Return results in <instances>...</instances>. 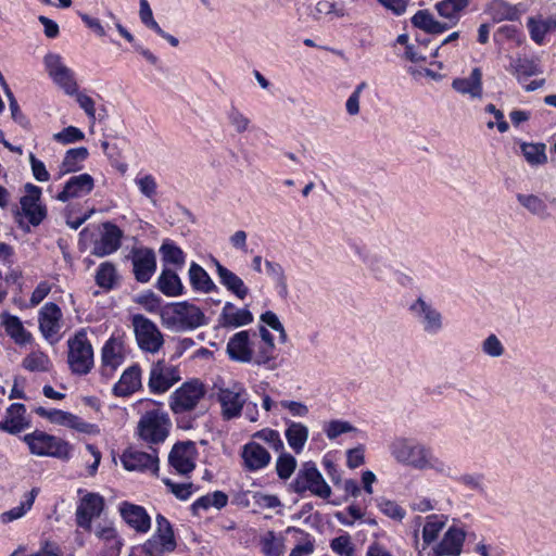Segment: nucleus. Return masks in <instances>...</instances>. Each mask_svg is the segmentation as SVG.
I'll return each mask as SVG.
<instances>
[{"mask_svg": "<svg viewBox=\"0 0 556 556\" xmlns=\"http://www.w3.org/2000/svg\"><path fill=\"white\" fill-rule=\"evenodd\" d=\"M180 380V374L176 366L160 359L152 364L149 374L148 387L153 394H162L168 391Z\"/></svg>", "mask_w": 556, "mask_h": 556, "instance_id": "14", "label": "nucleus"}, {"mask_svg": "<svg viewBox=\"0 0 556 556\" xmlns=\"http://www.w3.org/2000/svg\"><path fill=\"white\" fill-rule=\"evenodd\" d=\"M160 253L165 264H172L177 268H181L186 262L184 251L169 239L163 241Z\"/></svg>", "mask_w": 556, "mask_h": 556, "instance_id": "43", "label": "nucleus"}, {"mask_svg": "<svg viewBox=\"0 0 556 556\" xmlns=\"http://www.w3.org/2000/svg\"><path fill=\"white\" fill-rule=\"evenodd\" d=\"M88 150L84 147L70 149L62 161V173H72L80 169V163L88 157Z\"/></svg>", "mask_w": 556, "mask_h": 556, "instance_id": "46", "label": "nucleus"}, {"mask_svg": "<svg viewBox=\"0 0 556 556\" xmlns=\"http://www.w3.org/2000/svg\"><path fill=\"white\" fill-rule=\"evenodd\" d=\"M43 65L48 76L65 94L74 96L77 93L79 87L75 73L66 66L60 54L54 52L47 53L43 56Z\"/></svg>", "mask_w": 556, "mask_h": 556, "instance_id": "8", "label": "nucleus"}, {"mask_svg": "<svg viewBox=\"0 0 556 556\" xmlns=\"http://www.w3.org/2000/svg\"><path fill=\"white\" fill-rule=\"evenodd\" d=\"M293 485L298 493L311 491L314 495L320 498H328L331 495L330 486L312 462L303 464Z\"/></svg>", "mask_w": 556, "mask_h": 556, "instance_id": "9", "label": "nucleus"}, {"mask_svg": "<svg viewBox=\"0 0 556 556\" xmlns=\"http://www.w3.org/2000/svg\"><path fill=\"white\" fill-rule=\"evenodd\" d=\"M135 184L140 192L148 199L152 200L156 195L157 185L152 175L148 174L142 177H138L135 179Z\"/></svg>", "mask_w": 556, "mask_h": 556, "instance_id": "60", "label": "nucleus"}, {"mask_svg": "<svg viewBox=\"0 0 556 556\" xmlns=\"http://www.w3.org/2000/svg\"><path fill=\"white\" fill-rule=\"evenodd\" d=\"M132 326L139 348L149 353H156L164 343L163 334L156 325L143 315L132 317Z\"/></svg>", "mask_w": 556, "mask_h": 556, "instance_id": "13", "label": "nucleus"}, {"mask_svg": "<svg viewBox=\"0 0 556 556\" xmlns=\"http://www.w3.org/2000/svg\"><path fill=\"white\" fill-rule=\"evenodd\" d=\"M355 251L374 278L387 279L391 271L390 257L387 253L359 247Z\"/></svg>", "mask_w": 556, "mask_h": 556, "instance_id": "18", "label": "nucleus"}, {"mask_svg": "<svg viewBox=\"0 0 556 556\" xmlns=\"http://www.w3.org/2000/svg\"><path fill=\"white\" fill-rule=\"evenodd\" d=\"M212 261L216 267V274L220 285L239 300H244L249 294V288L245 286L244 281L233 271L222 265L218 260L213 257Z\"/></svg>", "mask_w": 556, "mask_h": 556, "instance_id": "28", "label": "nucleus"}, {"mask_svg": "<svg viewBox=\"0 0 556 556\" xmlns=\"http://www.w3.org/2000/svg\"><path fill=\"white\" fill-rule=\"evenodd\" d=\"M253 323V315L248 307H237L226 302L218 316V325L223 328H239Z\"/></svg>", "mask_w": 556, "mask_h": 556, "instance_id": "24", "label": "nucleus"}, {"mask_svg": "<svg viewBox=\"0 0 556 556\" xmlns=\"http://www.w3.org/2000/svg\"><path fill=\"white\" fill-rule=\"evenodd\" d=\"M117 280L118 275L115 265L111 262L101 263L96 274L97 285L102 289L111 290L115 287Z\"/></svg>", "mask_w": 556, "mask_h": 556, "instance_id": "44", "label": "nucleus"}, {"mask_svg": "<svg viewBox=\"0 0 556 556\" xmlns=\"http://www.w3.org/2000/svg\"><path fill=\"white\" fill-rule=\"evenodd\" d=\"M163 483L167 486L168 492L179 501L189 500L198 491V488L191 482L176 483L169 478H164Z\"/></svg>", "mask_w": 556, "mask_h": 556, "instance_id": "50", "label": "nucleus"}, {"mask_svg": "<svg viewBox=\"0 0 556 556\" xmlns=\"http://www.w3.org/2000/svg\"><path fill=\"white\" fill-rule=\"evenodd\" d=\"M378 508L382 514L396 521H402L406 515V511L402 506L396 502L387 498H380L378 501Z\"/></svg>", "mask_w": 556, "mask_h": 556, "instance_id": "54", "label": "nucleus"}, {"mask_svg": "<svg viewBox=\"0 0 556 556\" xmlns=\"http://www.w3.org/2000/svg\"><path fill=\"white\" fill-rule=\"evenodd\" d=\"M205 395V388L199 380H190L182 383L170 395V409L175 414H184L197 407Z\"/></svg>", "mask_w": 556, "mask_h": 556, "instance_id": "10", "label": "nucleus"}, {"mask_svg": "<svg viewBox=\"0 0 556 556\" xmlns=\"http://www.w3.org/2000/svg\"><path fill=\"white\" fill-rule=\"evenodd\" d=\"M170 420L164 410L156 408L143 414L138 422V434L149 444H157L167 438Z\"/></svg>", "mask_w": 556, "mask_h": 556, "instance_id": "4", "label": "nucleus"}, {"mask_svg": "<svg viewBox=\"0 0 556 556\" xmlns=\"http://www.w3.org/2000/svg\"><path fill=\"white\" fill-rule=\"evenodd\" d=\"M324 431L329 440H334L343 433L356 431V428L349 421L334 419L325 424Z\"/></svg>", "mask_w": 556, "mask_h": 556, "instance_id": "53", "label": "nucleus"}, {"mask_svg": "<svg viewBox=\"0 0 556 556\" xmlns=\"http://www.w3.org/2000/svg\"><path fill=\"white\" fill-rule=\"evenodd\" d=\"M141 387V369L139 365L128 367L121 376L113 388L117 396H128L139 390Z\"/></svg>", "mask_w": 556, "mask_h": 556, "instance_id": "31", "label": "nucleus"}, {"mask_svg": "<svg viewBox=\"0 0 556 556\" xmlns=\"http://www.w3.org/2000/svg\"><path fill=\"white\" fill-rule=\"evenodd\" d=\"M189 280L191 287L199 292L211 293L217 290L215 282L206 270L194 262L189 267Z\"/></svg>", "mask_w": 556, "mask_h": 556, "instance_id": "35", "label": "nucleus"}, {"mask_svg": "<svg viewBox=\"0 0 556 556\" xmlns=\"http://www.w3.org/2000/svg\"><path fill=\"white\" fill-rule=\"evenodd\" d=\"M61 308L52 302L46 303L39 312V329L47 340H53L61 329Z\"/></svg>", "mask_w": 556, "mask_h": 556, "instance_id": "23", "label": "nucleus"}, {"mask_svg": "<svg viewBox=\"0 0 556 556\" xmlns=\"http://www.w3.org/2000/svg\"><path fill=\"white\" fill-rule=\"evenodd\" d=\"M416 323L428 336H437L444 328L442 313L429 301L419 296L408 307Z\"/></svg>", "mask_w": 556, "mask_h": 556, "instance_id": "6", "label": "nucleus"}, {"mask_svg": "<svg viewBox=\"0 0 556 556\" xmlns=\"http://www.w3.org/2000/svg\"><path fill=\"white\" fill-rule=\"evenodd\" d=\"M84 138V132L75 126L65 127L61 131L53 135V139L62 144H70L73 142L81 141Z\"/></svg>", "mask_w": 556, "mask_h": 556, "instance_id": "58", "label": "nucleus"}, {"mask_svg": "<svg viewBox=\"0 0 556 556\" xmlns=\"http://www.w3.org/2000/svg\"><path fill=\"white\" fill-rule=\"evenodd\" d=\"M161 318L164 326L175 331L192 330L205 324L204 313L188 302L174 303L163 307Z\"/></svg>", "mask_w": 556, "mask_h": 556, "instance_id": "2", "label": "nucleus"}, {"mask_svg": "<svg viewBox=\"0 0 556 556\" xmlns=\"http://www.w3.org/2000/svg\"><path fill=\"white\" fill-rule=\"evenodd\" d=\"M94 181L89 174H80L71 177L63 190L56 195L61 202H67L70 199L79 198L88 194L93 189Z\"/></svg>", "mask_w": 556, "mask_h": 556, "instance_id": "26", "label": "nucleus"}, {"mask_svg": "<svg viewBox=\"0 0 556 556\" xmlns=\"http://www.w3.org/2000/svg\"><path fill=\"white\" fill-rule=\"evenodd\" d=\"M124 520L139 532H147L150 528V517L143 507L124 503L121 507Z\"/></svg>", "mask_w": 556, "mask_h": 556, "instance_id": "33", "label": "nucleus"}, {"mask_svg": "<svg viewBox=\"0 0 556 556\" xmlns=\"http://www.w3.org/2000/svg\"><path fill=\"white\" fill-rule=\"evenodd\" d=\"M35 412L52 424L65 426L80 432H87L90 427L89 424L81 420L78 416L61 409H47L40 406L37 407Z\"/></svg>", "mask_w": 556, "mask_h": 556, "instance_id": "25", "label": "nucleus"}, {"mask_svg": "<svg viewBox=\"0 0 556 556\" xmlns=\"http://www.w3.org/2000/svg\"><path fill=\"white\" fill-rule=\"evenodd\" d=\"M26 408L24 404L13 403L8 407L5 417L0 421V430L16 434L28 427L25 418Z\"/></svg>", "mask_w": 556, "mask_h": 556, "instance_id": "30", "label": "nucleus"}, {"mask_svg": "<svg viewBox=\"0 0 556 556\" xmlns=\"http://www.w3.org/2000/svg\"><path fill=\"white\" fill-rule=\"evenodd\" d=\"M517 201L528 212L538 216L541 219H547L551 216L547 204L544 202L543 199L535 194L518 193Z\"/></svg>", "mask_w": 556, "mask_h": 556, "instance_id": "40", "label": "nucleus"}, {"mask_svg": "<svg viewBox=\"0 0 556 556\" xmlns=\"http://www.w3.org/2000/svg\"><path fill=\"white\" fill-rule=\"evenodd\" d=\"M38 493L39 489L33 488L27 494H25V498L18 506L13 507L12 509L7 510L0 515L1 522L9 523L22 518L33 507Z\"/></svg>", "mask_w": 556, "mask_h": 556, "instance_id": "41", "label": "nucleus"}, {"mask_svg": "<svg viewBox=\"0 0 556 556\" xmlns=\"http://www.w3.org/2000/svg\"><path fill=\"white\" fill-rule=\"evenodd\" d=\"M527 26L531 39L536 43H542L545 35L548 31L556 29V17H548L545 20L529 17Z\"/></svg>", "mask_w": 556, "mask_h": 556, "instance_id": "39", "label": "nucleus"}, {"mask_svg": "<svg viewBox=\"0 0 556 556\" xmlns=\"http://www.w3.org/2000/svg\"><path fill=\"white\" fill-rule=\"evenodd\" d=\"M229 124L238 134L247 131L250 127L251 121L236 106H231L227 112Z\"/></svg>", "mask_w": 556, "mask_h": 556, "instance_id": "55", "label": "nucleus"}, {"mask_svg": "<svg viewBox=\"0 0 556 556\" xmlns=\"http://www.w3.org/2000/svg\"><path fill=\"white\" fill-rule=\"evenodd\" d=\"M289 446L296 453H301L308 439V428L300 422L291 421L285 432Z\"/></svg>", "mask_w": 556, "mask_h": 556, "instance_id": "37", "label": "nucleus"}, {"mask_svg": "<svg viewBox=\"0 0 556 556\" xmlns=\"http://www.w3.org/2000/svg\"><path fill=\"white\" fill-rule=\"evenodd\" d=\"M29 162L31 166V172L35 179L39 182H46L50 179V174L46 168L43 162L38 160L34 153H29Z\"/></svg>", "mask_w": 556, "mask_h": 556, "instance_id": "62", "label": "nucleus"}, {"mask_svg": "<svg viewBox=\"0 0 556 556\" xmlns=\"http://www.w3.org/2000/svg\"><path fill=\"white\" fill-rule=\"evenodd\" d=\"M41 188L33 185H25V194L21 198L20 204L24 216L30 225L39 226L47 217V207L41 202Z\"/></svg>", "mask_w": 556, "mask_h": 556, "instance_id": "16", "label": "nucleus"}, {"mask_svg": "<svg viewBox=\"0 0 556 556\" xmlns=\"http://www.w3.org/2000/svg\"><path fill=\"white\" fill-rule=\"evenodd\" d=\"M7 94L9 97V106L11 111V116L14 119L15 123H17L20 126H22L25 129H28L30 127L29 119L23 114L21 111L18 103L16 99L14 98L13 93L10 91V89L7 87Z\"/></svg>", "mask_w": 556, "mask_h": 556, "instance_id": "61", "label": "nucleus"}, {"mask_svg": "<svg viewBox=\"0 0 556 556\" xmlns=\"http://www.w3.org/2000/svg\"><path fill=\"white\" fill-rule=\"evenodd\" d=\"M198 455L194 442H178L169 452L168 464L176 473L188 476L195 468Z\"/></svg>", "mask_w": 556, "mask_h": 556, "instance_id": "15", "label": "nucleus"}, {"mask_svg": "<svg viewBox=\"0 0 556 556\" xmlns=\"http://www.w3.org/2000/svg\"><path fill=\"white\" fill-rule=\"evenodd\" d=\"M455 91L462 94H468L471 98L482 97V72L479 67H475L469 77L455 78L452 83Z\"/></svg>", "mask_w": 556, "mask_h": 556, "instance_id": "32", "label": "nucleus"}, {"mask_svg": "<svg viewBox=\"0 0 556 556\" xmlns=\"http://www.w3.org/2000/svg\"><path fill=\"white\" fill-rule=\"evenodd\" d=\"M520 150L531 166L544 165L547 162L546 146L544 143L522 142Z\"/></svg>", "mask_w": 556, "mask_h": 556, "instance_id": "42", "label": "nucleus"}, {"mask_svg": "<svg viewBox=\"0 0 556 556\" xmlns=\"http://www.w3.org/2000/svg\"><path fill=\"white\" fill-rule=\"evenodd\" d=\"M217 400L222 408L224 420H231L241 416L248 401V391L240 382H231L218 388Z\"/></svg>", "mask_w": 556, "mask_h": 556, "instance_id": "7", "label": "nucleus"}, {"mask_svg": "<svg viewBox=\"0 0 556 556\" xmlns=\"http://www.w3.org/2000/svg\"><path fill=\"white\" fill-rule=\"evenodd\" d=\"M134 275L137 281L148 282L156 269V257L152 249L139 248L131 252Z\"/></svg>", "mask_w": 556, "mask_h": 556, "instance_id": "22", "label": "nucleus"}, {"mask_svg": "<svg viewBox=\"0 0 556 556\" xmlns=\"http://www.w3.org/2000/svg\"><path fill=\"white\" fill-rule=\"evenodd\" d=\"M125 361V348L122 340L110 338L101 351V370L103 376H112Z\"/></svg>", "mask_w": 556, "mask_h": 556, "instance_id": "21", "label": "nucleus"}, {"mask_svg": "<svg viewBox=\"0 0 556 556\" xmlns=\"http://www.w3.org/2000/svg\"><path fill=\"white\" fill-rule=\"evenodd\" d=\"M331 549L340 556H354L355 547L349 534L334 538L330 543Z\"/></svg>", "mask_w": 556, "mask_h": 556, "instance_id": "57", "label": "nucleus"}, {"mask_svg": "<svg viewBox=\"0 0 556 556\" xmlns=\"http://www.w3.org/2000/svg\"><path fill=\"white\" fill-rule=\"evenodd\" d=\"M175 548L176 541L170 523L165 517L157 515L156 530L142 546L144 554L147 556H164Z\"/></svg>", "mask_w": 556, "mask_h": 556, "instance_id": "11", "label": "nucleus"}, {"mask_svg": "<svg viewBox=\"0 0 556 556\" xmlns=\"http://www.w3.org/2000/svg\"><path fill=\"white\" fill-rule=\"evenodd\" d=\"M443 527L444 521L440 520L437 516H429L422 529L424 542L427 544L433 542L438 538V534L443 529Z\"/></svg>", "mask_w": 556, "mask_h": 556, "instance_id": "56", "label": "nucleus"}, {"mask_svg": "<svg viewBox=\"0 0 556 556\" xmlns=\"http://www.w3.org/2000/svg\"><path fill=\"white\" fill-rule=\"evenodd\" d=\"M67 362L71 370L77 375H87L93 366V350L85 330L68 339Z\"/></svg>", "mask_w": 556, "mask_h": 556, "instance_id": "5", "label": "nucleus"}, {"mask_svg": "<svg viewBox=\"0 0 556 556\" xmlns=\"http://www.w3.org/2000/svg\"><path fill=\"white\" fill-rule=\"evenodd\" d=\"M329 14H334V15L341 17L344 15V12L342 9H337L334 2H331L329 0H319L316 3L314 16L316 18H319L320 15H329Z\"/></svg>", "mask_w": 556, "mask_h": 556, "instance_id": "64", "label": "nucleus"}, {"mask_svg": "<svg viewBox=\"0 0 556 556\" xmlns=\"http://www.w3.org/2000/svg\"><path fill=\"white\" fill-rule=\"evenodd\" d=\"M296 467L295 458L289 453H281L276 463V471L280 479H289Z\"/></svg>", "mask_w": 556, "mask_h": 556, "instance_id": "52", "label": "nucleus"}, {"mask_svg": "<svg viewBox=\"0 0 556 556\" xmlns=\"http://www.w3.org/2000/svg\"><path fill=\"white\" fill-rule=\"evenodd\" d=\"M262 552L266 556H280L285 552V540L277 536L274 531H268L262 538Z\"/></svg>", "mask_w": 556, "mask_h": 556, "instance_id": "47", "label": "nucleus"}, {"mask_svg": "<svg viewBox=\"0 0 556 556\" xmlns=\"http://www.w3.org/2000/svg\"><path fill=\"white\" fill-rule=\"evenodd\" d=\"M104 508V500L97 493L84 495L77 506L76 521L78 527L89 530L91 521L98 518Z\"/></svg>", "mask_w": 556, "mask_h": 556, "instance_id": "19", "label": "nucleus"}, {"mask_svg": "<svg viewBox=\"0 0 556 556\" xmlns=\"http://www.w3.org/2000/svg\"><path fill=\"white\" fill-rule=\"evenodd\" d=\"M433 21H434L433 15L427 10H419L412 17V24L415 27L425 30L426 33H429L431 26H433L432 25Z\"/></svg>", "mask_w": 556, "mask_h": 556, "instance_id": "63", "label": "nucleus"}, {"mask_svg": "<svg viewBox=\"0 0 556 556\" xmlns=\"http://www.w3.org/2000/svg\"><path fill=\"white\" fill-rule=\"evenodd\" d=\"M390 455L400 465L415 470H432L443 477H453L452 467L434 455L432 448L414 438L397 437L389 445Z\"/></svg>", "mask_w": 556, "mask_h": 556, "instance_id": "1", "label": "nucleus"}, {"mask_svg": "<svg viewBox=\"0 0 556 556\" xmlns=\"http://www.w3.org/2000/svg\"><path fill=\"white\" fill-rule=\"evenodd\" d=\"M227 354L232 361L256 364V332L248 330L236 332L227 343Z\"/></svg>", "mask_w": 556, "mask_h": 556, "instance_id": "12", "label": "nucleus"}, {"mask_svg": "<svg viewBox=\"0 0 556 556\" xmlns=\"http://www.w3.org/2000/svg\"><path fill=\"white\" fill-rule=\"evenodd\" d=\"M22 365L29 371H48L50 369L51 362L43 352L35 351L23 359Z\"/></svg>", "mask_w": 556, "mask_h": 556, "instance_id": "48", "label": "nucleus"}, {"mask_svg": "<svg viewBox=\"0 0 556 556\" xmlns=\"http://www.w3.org/2000/svg\"><path fill=\"white\" fill-rule=\"evenodd\" d=\"M241 457L244 467L250 471L260 470L270 462V454L257 442H249L243 445Z\"/></svg>", "mask_w": 556, "mask_h": 556, "instance_id": "29", "label": "nucleus"}, {"mask_svg": "<svg viewBox=\"0 0 556 556\" xmlns=\"http://www.w3.org/2000/svg\"><path fill=\"white\" fill-rule=\"evenodd\" d=\"M265 273L276 285L279 295L286 298L288 295V285L282 266L279 263L266 260Z\"/></svg>", "mask_w": 556, "mask_h": 556, "instance_id": "45", "label": "nucleus"}, {"mask_svg": "<svg viewBox=\"0 0 556 556\" xmlns=\"http://www.w3.org/2000/svg\"><path fill=\"white\" fill-rule=\"evenodd\" d=\"M481 349L485 355L494 358L501 357L505 352L504 345L495 334L488 336L483 340Z\"/></svg>", "mask_w": 556, "mask_h": 556, "instance_id": "59", "label": "nucleus"}, {"mask_svg": "<svg viewBox=\"0 0 556 556\" xmlns=\"http://www.w3.org/2000/svg\"><path fill=\"white\" fill-rule=\"evenodd\" d=\"M122 463L129 471H151L154 475L159 471V458L155 450L152 453H146L129 448L122 455Z\"/></svg>", "mask_w": 556, "mask_h": 556, "instance_id": "20", "label": "nucleus"}, {"mask_svg": "<svg viewBox=\"0 0 556 556\" xmlns=\"http://www.w3.org/2000/svg\"><path fill=\"white\" fill-rule=\"evenodd\" d=\"M123 237L124 232L118 226L111 222L103 223L100 239L93 244L92 255L104 257L113 254L121 248Z\"/></svg>", "mask_w": 556, "mask_h": 556, "instance_id": "17", "label": "nucleus"}, {"mask_svg": "<svg viewBox=\"0 0 556 556\" xmlns=\"http://www.w3.org/2000/svg\"><path fill=\"white\" fill-rule=\"evenodd\" d=\"M254 439L268 444L275 452H282L285 448L283 441L278 431L269 428L262 429L253 434Z\"/></svg>", "mask_w": 556, "mask_h": 556, "instance_id": "51", "label": "nucleus"}, {"mask_svg": "<svg viewBox=\"0 0 556 556\" xmlns=\"http://www.w3.org/2000/svg\"><path fill=\"white\" fill-rule=\"evenodd\" d=\"M466 539L465 530L451 527L434 549L435 556H459Z\"/></svg>", "mask_w": 556, "mask_h": 556, "instance_id": "27", "label": "nucleus"}, {"mask_svg": "<svg viewBox=\"0 0 556 556\" xmlns=\"http://www.w3.org/2000/svg\"><path fill=\"white\" fill-rule=\"evenodd\" d=\"M24 442L31 454L37 456L67 459L71 453L70 444L61 438L36 430L24 435Z\"/></svg>", "mask_w": 556, "mask_h": 556, "instance_id": "3", "label": "nucleus"}, {"mask_svg": "<svg viewBox=\"0 0 556 556\" xmlns=\"http://www.w3.org/2000/svg\"><path fill=\"white\" fill-rule=\"evenodd\" d=\"M157 289L167 296H178L182 294L184 286L174 270L164 268L157 279Z\"/></svg>", "mask_w": 556, "mask_h": 556, "instance_id": "36", "label": "nucleus"}, {"mask_svg": "<svg viewBox=\"0 0 556 556\" xmlns=\"http://www.w3.org/2000/svg\"><path fill=\"white\" fill-rule=\"evenodd\" d=\"M260 337L261 341L256 339V365H266L273 359V353L275 349L274 337L264 326L260 327Z\"/></svg>", "mask_w": 556, "mask_h": 556, "instance_id": "38", "label": "nucleus"}, {"mask_svg": "<svg viewBox=\"0 0 556 556\" xmlns=\"http://www.w3.org/2000/svg\"><path fill=\"white\" fill-rule=\"evenodd\" d=\"M509 71L520 81L522 78L535 75L538 67L533 61L519 58L510 62Z\"/></svg>", "mask_w": 556, "mask_h": 556, "instance_id": "49", "label": "nucleus"}, {"mask_svg": "<svg viewBox=\"0 0 556 556\" xmlns=\"http://www.w3.org/2000/svg\"><path fill=\"white\" fill-rule=\"evenodd\" d=\"M1 325L8 336H10L16 344H26L30 341V333L26 331L21 319L9 313L1 314Z\"/></svg>", "mask_w": 556, "mask_h": 556, "instance_id": "34", "label": "nucleus"}]
</instances>
